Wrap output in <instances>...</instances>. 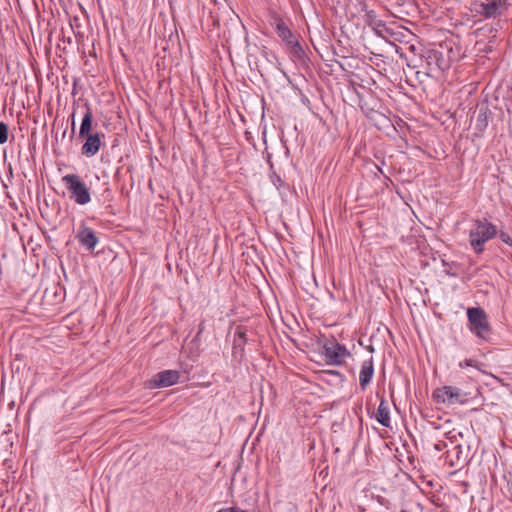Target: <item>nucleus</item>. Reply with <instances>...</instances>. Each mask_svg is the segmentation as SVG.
Here are the masks:
<instances>
[{"mask_svg": "<svg viewBox=\"0 0 512 512\" xmlns=\"http://www.w3.org/2000/svg\"><path fill=\"white\" fill-rule=\"evenodd\" d=\"M496 235L497 227L487 218L472 220L468 232L469 245L476 254H482L485 250V243Z\"/></svg>", "mask_w": 512, "mask_h": 512, "instance_id": "nucleus-1", "label": "nucleus"}, {"mask_svg": "<svg viewBox=\"0 0 512 512\" xmlns=\"http://www.w3.org/2000/svg\"><path fill=\"white\" fill-rule=\"evenodd\" d=\"M69 197L79 205H86L91 201L90 190L77 174H66L62 177Z\"/></svg>", "mask_w": 512, "mask_h": 512, "instance_id": "nucleus-2", "label": "nucleus"}, {"mask_svg": "<svg viewBox=\"0 0 512 512\" xmlns=\"http://www.w3.org/2000/svg\"><path fill=\"white\" fill-rule=\"evenodd\" d=\"M469 330L478 338L486 340L490 333V324L486 312L480 307L467 309Z\"/></svg>", "mask_w": 512, "mask_h": 512, "instance_id": "nucleus-3", "label": "nucleus"}, {"mask_svg": "<svg viewBox=\"0 0 512 512\" xmlns=\"http://www.w3.org/2000/svg\"><path fill=\"white\" fill-rule=\"evenodd\" d=\"M270 24L274 27L278 37L286 44L291 52L294 54L302 52L300 43L279 14L273 13L270 16Z\"/></svg>", "mask_w": 512, "mask_h": 512, "instance_id": "nucleus-4", "label": "nucleus"}, {"mask_svg": "<svg viewBox=\"0 0 512 512\" xmlns=\"http://www.w3.org/2000/svg\"><path fill=\"white\" fill-rule=\"evenodd\" d=\"M433 397L438 403L463 405L468 403L470 393L455 386H443L434 390Z\"/></svg>", "mask_w": 512, "mask_h": 512, "instance_id": "nucleus-5", "label": "nucleus"}, {"mask_svg": "<svg viewBox=\"0 0 512 512\" xmlns=\"http://www.w3.org/2000/svg\"><path fill=\"white\" fill-rule=\"evenodd\" d=\"M322 349L328 365H341L345 359L350 356V352L347 348L334 339L326 340Z\"/></svg>", "mask_w": 512, "mask_h": 512, "instance_id": "nucleus-6", "label": "nucleus"}, {"mask_svg": "<svg viewBox=\"0 0 512 512\" xmlns=\"http://www.w3.org/2000/svg\"><path fill=\"white\" fill-rule=\"evenodd\" d=\"M180 372L177 370H164L158 372L149 381L150 388H164L178 383Z\"/></svg>", "mask_w": 512, "mask_h": 512, "instance_id": "nucleus-7", "label": "nucleus"}, {"mask_svg": "<svg viewBox=\"0 0 512 512\" xmlns=\"http://www.w3.org/2000/svg\"><path fill=\"white\" fill-rule=\"evenodd\" d=\"M86 141L82 145L81 152L86 157L95 156L102 145V138L104 137L103 133L96 132L94 134L85 136Z\"/></svg>", "mask_w": 512, "mask_h": 512, "instance_id": "nucleus-8", "label": "nucleus"}, {"mask_svg": "<svg viewBox=\"0 0 512 512\" xmlns=\"http://www.w3.org/2000/svg\"><path fill=\"white\" fill-rule=\"evenodd\" d=\"M77 238L79 242L88 250H94L98 243V238L94 231L85 225L80 227Z\"/></svg>", "mask_w": 512, "mask_h": 512, "instance_id": "nucleus-9", "label": "nucleus"}, {"mask_svg": "<svg viewBox=\"0 0 512 512\" xmlns=\"http://www.w3.org/2000/svg\"><path fill=\"white\" fill-rule=\"evenodd\" d=\"M373 375H374L373 359L369 358L362 363L360 373H359V384L363 391L367 388V386L371 382Z\"/></svg>", "mask_w": 512, "mask_h": 512, "instance_id": "nucleus-10", "label": "nucleus"}, {"mask_svg": "<svg viewBox=\"0 0 512 512\" xmlns=\"http://www.w3.org/2000/svg\"><path fill=\"white\" fill-rule=\"evenodd\" d=\"M376 420L384 427H390L389 407L386 400L382 397L376 412Z\"/></svg>", "mask_w": 512, "mask_h": 512, "instance_id": "nucleus-11", "label": "nucleus"}, {"mask_svg": "<svg viewBox=\"0 0 512 512\" xmlns=\"http://www.w3.org/2000/svg\"><path fill=\"white\" fill-rule=\"evenodd\" d=\"M92 123H93V113H92V110L89 106H86V111L84 113V116L82 118V122H81V125H80V130H79V136L80 137H85V136H88V135H91V130H92Z\"/></svg>", "mask_w": 512, "mask_h": 512, "instance_id": "nucleus-12", "label": "nucleus"}, {"mask_svg": "<svg viewBox=\"0 0 512 512\" xmlns=\"http://www.w3.org/2000/svg\"><path fill=\"white\" fill-rule=\"evenodd\" d=\"M501 4V0H491L488 3H482L480 4L481 9L479 12L483 14L485 17H494L499 13Z\"/></svg>", "mask_w": 512, "mask_h": 512, "instance_id": "nucleus-13", "label": "nucleus"}, {"mask_svg": "<svg viewBox=\"0 0 512 512\" xmlns=\"http://www.w3.org/2000/svg\"><path fill=\"white\" fill-rule=\"evenodd\" d=\"M8 125L4 122H0V144H4L8 140Z\"/></svg>", "mask_w": 512, "mask_h": 512, "instance_id": "nucleus-14", "label": "nucleus"}, {"mask_svg": "<svg viewBox=\"0 0 512 512\" xmlns=\"http://www.w3.org/2000/svg\"><path fill=\"white\" fill-rule=\"evenodd\" d=\"M497 235L499 236V238L507 245H509L510 247H512V237L505 231H500V233Z\"/></svg>", "mask_w": 512, "mask_h": 512, "instance_id": "nucleus-15", "label": "nucleus"}, {"mask_svg": "<svg viewBox=\"0 0 512 512\" xmlns=\"http://www.w3.org/2000/svg\"><path fill=\"white\" fill-rule=\"evenodd\" d=\"M459 367L460 368L475 367V363L471 359H465L464 361L459 362Z\"/></svg>", "mask_w": 512, "mask_h": 512, "instance_id": "nucleus-16", "label": "nucleus"}, {"mask_svg": "<svg viewBox=\"0 0 512 512\" xmlns=\"http://www.w3.org/2000/svg\"><path fill=\"white\" fill-rule=\"evenodd\" d=\"M217 512H247V511L242 510L238 507H229V508L220 509Z\"/></svg>", "mask_w": 512, "mask_h": 512, "instance_id": "nucleus-17", "label": "nucleus"}, {"mask_svg": "<svg viewBox=\"0 0 512 512\" xmlns=\"http://www.w3.org/2000/svg\"><path fill=\"white\" fill-rule=\"evenodd\" d=\"M236 334L238 335L239 338L241 339H245V332L240 330V329H237L236 330Z\"/></svg>", "mask_w": 512, "mask_h": 512, "instance_id": "nucleus-18", "label": "nucleus"}, {"mask_svg": "<svg viewBox=\"0 0 512 512\" xmlns=\"http://www.w3.org/2000/svg\"><path fill=\"white\" fill-rule=\"evenodd\" d=\"M74 116H75V114L73 113L72 114V133H74V131H75V119H74Z\"/></svg>", "mask_w": 512, "mask_h": 512, "instance_id": "nucleus-19", "label": "nucleus"}, {"mask_svg": "<svg viewBox=\"0 0 512 512\" xmlns=\"http://www.w3.org/2000/svg\"><path fill=\"white\" fill-rule=\"evenodd\" d=\"M435 448H436L437 450H441V445H440V444H436V445H435Z\"/></svg>", "mask_w": 512, "mask_h": 512, "instance_id": "nucleus-20", "label": "nucleus"}]
</instances>
